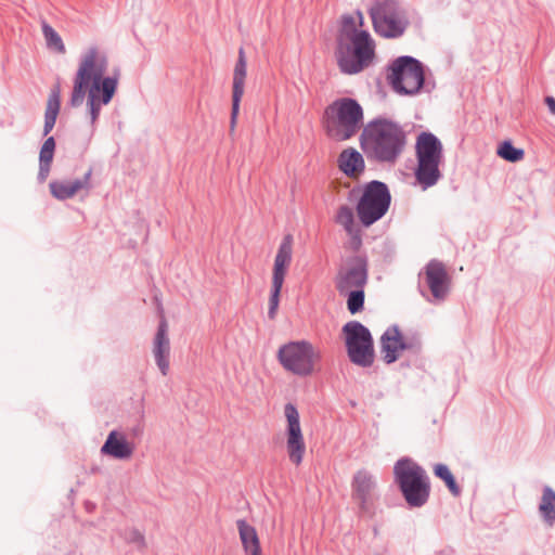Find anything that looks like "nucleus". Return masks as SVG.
<instances>
[{"mask_svg":"<svg viewBox=\"0 0 555 555\" xmlns=\"http://www.w3.org/2000/svg\"><path fill=\"white\" fill-rule=\"evenodd\" d=\"M108 67V57L99 47H90L82 54L76 76L69 104L73 107L82 105L87 100L90 121L95 124L102 106L107 105L115 95L119 76L105 77Z\"/></svg>","mask_w":555,"mask_h":555,"instance_id":"nucleus-1","label":"nucleus"},{"mask_svg":"<svg viewBox=\"0 0 555 555\" xmlns=\"http://www.w3.org/2000/svg\"><path fill=\"white\" fill-rule=\"evenodd\" d=\"M362 27V13L357 12L354 15L343 17L335 57L344 74H359L374 62L375 41Z\"/></svg>","mask_w":555,"mask_h":555,"instance_id":"nucleus-2","label":"nucleus"},{"mask_svg":"<svg viewBox=\"0 0 555 555\" xmlns=\"http://www.w3.org/2000/svg\"><path fill=\"white\" fill-rule=\"evenodd\" d=\"M405 144L402 129L388 120H374L366 125L361 135L365 153L380 162H395Z\"/></svg>","mask_w":555,"mask_h":555,"instance_id":"nucleus-3","label":"nucleus"},{"mask_svg":"<svg viewBox=\"0 0 555 555\" xmlns=\"http://www.w3.org/2000/svg\"><path fill=\"white\" fill-rule=\"evenodd\" d=\"M362 124V107L353 99H338L325 108L324 129L335 141L341 142L352 138L361 129Z\"/></svg>","mask_w":555,"mask_h":555,"instance_id":"nucleus-4","label":"nucleus"},{"mask_svg":"<svg viewBox=\"0 0 555 555\" xmlns=\"http://www.w3.org/2000/svg\"><path fill=\"white\" fill-rule=\"evenodd\" d=\"M417 166L416 181L423 189L435 185L441 178L440 165L443 160V146L440 140L430 132H422L415 143Z\"/></svg>","mask_w":555,"mask_h":555,"instance_id":"nucleus-5","label":"nucleus"},{"mask_svg":"<svg viewBox=\"0 0 555 555\" xmlns=\"http://www.w3.org/2000/svg\"><path fill=\"white\" fill-rule=\"evenodd\" d=\"M393 474L411 507L426 504L430 494V481L424 468L409 459H403L396 463Z\"/></svg>","mask_w":555,"mask_h":555,"instance_id":"nucleus-6","label":"nucleus"},{"mask_svg":"<svg viewBox=\"0 0 555 555\" xmlns=\"http://www.w3.org/2000/svg\"><path fill=\"white\" fill-rule=\"evenodd\" d=\"M278 359L287 372L307 377L320 371L322 353L310 341L297 340L281 346Z\"/></svg>","mask_w":555,"mask_h":555,"instance_id":"nucleus-7","label":"nucleus"},{"mask_svg":"<svg viewBox=\"0 0 555 555\" xmlns=\"http://www.w3.org/2000/svg\"><path fill=\"white\" fill-rule=\"evenodd\" d=\"M391 196L387 185L379 181H371L363 188L357 205L361 223L369 227L379 220L388 210Z\"/></svg>","mask_w":555,"mask_h":555,"instance_id":"nucleus-8","label":"nucleus"},{"mask_svg":"<svg viewBox=\"0 0 555 555\" xmlns=\"http://www.w3.org/2000/svg\"><path fill=\"white\" fill-rule=\"evenodd\" d=\"M387 78L398 93L414 94L424 83L423 66L411 56H401L391 64Z\"/></svg>","mask_w":555,"mask_h":555,"instance_id":"nucleus-9","label":"nucleus"},{"mask_svg":"<svg viewBox=\"0 0 555 555\" xmlns=\"http://www.w3.org/2000/svg\"><path fill=\"white\" fill-rule=\"evenodd\" d=\"M343 333L350 361L360 366H370L374 361V346L370 331L360 322L350 321L344 325Z\"/></svg>","mask_w":555,"mask_h":555,"instance_id":"nucleus-10","label":"nucleus"},{"mask_svg":"<svg viewBox=\"0 0 555 555\" xmlns=\"http://www.w3.org/2000/svg\"><path fill=\"white\" fill-rule=\"evenodd\" d=\"M293 257V238L291 235L284 236L282 240L276 255L274 257V263L272 269V280H271V293L269 297V311L268 315L271 320L275 319L279 304L281 291L285 281V276L287 274L288 268L292 262Z\"/></svg>","mask_w":555,"mask_h":555,"instance_id":"nucleus-11","label":"nucleus"},{"mask_svg":"<svg viewBox=\"0 0 555 555\" xmlns=\"http://www.w3.org/2000/svg\"><path fill=\"white\" fill-rule=\"evenodd\" d=\"M284 416L286 420L285 439L286 451L292 464L299 466L306 454V442L300 425V415L297 408L287 403L284 406Z\"/></svg>","mask_w":555,"mask_h":555,"instance_id":"nucleus-12","label":"nucleus"},{"mask_svg":"<svg viewBox=\"0 0 555 555\" xmlns=\"http://www.w3.org/2000/svg\"><path fill=\"white\" fill-rule=\"evenodd\" d=\"M375 30L384 37L395 38L403 34L406 22L393 2L377 3L371 10Z\"/></svg>","mask_w":555,"mask_h":555,"instance_id":"nucleus-13","label":"nucleus"},{"mask_svg":"<svg viewBox=\"0 0 555 555\" xmlns=\"http://www.w3.org/2000/svg\"><path fill=\"white\" fill-rule=\"evenodd\" d=\"M352 499L358 504L362 515H374V492L376 481L374 476L362 468L356 472L351 481Z\"/></svg>","mask_w":555,"mask_h":555,"instance_id":"nucleus-14","label":"nucleus"},{"mask_svg":"<svg viewBox=\"0 0 555 555\" xmlns=\"http://www.w3.org/2000/svg\"><path fill=\"white\" fill-rule=\"evenodd\" d=\"M380 345L383 359L392 363L403 351L416 348L418 343L415 338L403 335L397 326H391L383 334Z\"/></svg>","mask_w":555,"mask_h":555,"instance_id":"nucleus-15","label":"nucleus"},{"mask_svg":"<svg viewBox=\"0 0 555 555\" xmlns=\"http://www.w3.org/2000/svg\"><path fill=\"white\" fill-rule=\"evenodd\" d=\"M247 76V61L244 49L238 50V56L233 70L232 79V107L230 118V132L233 133L236 128L240 114V105L245 92V81Z\"/></svg>","mask_w":555,"mask_h":555,"instance_id":"nucleus-16","label":"nucleus"},{"mask_svg":"<svg viewBox=\"0 0 555 555\" xmlns=\"http://www.w3.org/2000/svg\"><path fill=\"white\" fill-rule=\"evenodd\" d=\"M367 280L366 263L361 258H354L347 268L340 270L336 279V288L340 294L353 289H363Z\"/></svg>","mask_w":555,"mask_h":555,"instance_id":"nucleus-17","label":"nucleus"},{"mask_svg":"<svg viewBox=\"0 0 555 555\" xmlns=\"http://www.w3.org/2000/svg\"><path fill=\"white\" fill-rule=\"evenodd\" d=\"M153 354L162 374L166 376L169 371L170 340L168 337V324L162 318L153 341Z\"/></svg>","mask_w":555,"mask_h":555,"instance_id":"nucleus-18","label":"nucleus"},{"mask_svg":"<svg viewBox=\"0 0 555 555\" xmlns=\"http://www.w3.org/2000/svg\"><path fill=\"white\" fill-rule=\"evenodd\" d=\"M91 176L92 168H89L82 179H76L74 181H53L49 184L50 192L60 201L72 198L80 191H89L91 189Z\"/></svg>","mask_w":555,"mask_h":555,"instance_id":"nucleus-19","label":"nucleus"},{"mask_svg":"<svg viewBox=\"0 0 555 555\" xmlns=\"http://www.w3.org/2000/svg\"><path fill=\"white\" fill-rule=\"evenodd\" d=\"M426 282L433 296L437 299H443L449 287V275L443 263L433 260L425 270Z\"/></svg>","mask_w":555,"mask_h":555,"instance_id":"nucleus-20","label":"nucleus"},{"mask_svg":"<svg viewBox=\"0 0 555 555\" xmlns=\"http://www.w3.org/2000/svg\"><path fill=\"white\" fill-rule=\"evenodd\" d=\"M235 524L244 555H263L257 529L245 519H237Z\"/></svg>","mask_w":555,"mask_h":555,"instance_id":"nucleus-21","label":"nucleus"},{"mask_svg":"<svg viewBox=\"0 0 555 555\" xmlns=\"http://www.w3.org/2000/svg\"><path fill=\"white\" fill-rule=\"evenodd\" d=\"M133 451L134 446L127 440L125 435L116 430L108 434L105 443L101 448V452L103 454L118 460L130 459Z\"/></svg>","mask_w":555,"mask_h":555,"instance_id":"nucleus-22","label":"nucleus"},{"mask_svg":"<svg viewBox=\"0 0 555 555\" xmlns=\"http://www.w3.org/2000/svg\"><path fill=\"white\" fill-rule=\"evenodd\" d=\"M339 169L349 178L358 179L364 171L363 156L354 149L344 150L338 157Z\"/></svg>","mask_w":555,"mask_h":555,"instance_id":"nucleus-23","label":"nucleus"},{"mask_svg":"<svg viewBox=\"0 0 555 555\" xmlns=\"http://www.w3.org/2000/svg\"><path fill=\"white\" fill-rule=\"evenodd\" d=\"M61 106V89L54 86L49 94L44 113L43 133L47 135L54 127Z\"/></svg>","mask_w":555,"mask_h":555,"instance_id":"nucleus-24","label":"nucleus"},{"mask_svg":"<svg viewBox=\"0 0 555 555\" xmlns=\"http://www.w3.org/2000/svg\"><path fill=\"white\" fill-rule=\"evenodd\" d=\"M55 150V141L53 137L48 138L40 150L39 160H40V169H39V178L41 181H44L50 172L51 163L53 160Z\"/></svg>","mask_w":555,"mask_h":555,"instance_id":"nucleus-25","label":"nucleus"},{"mask_svg":"<svg viewBox=\"0 0 555 555\" xmlns=\"http://www.w3.org/2000/svg\"><path fill=\"white\" fill-rule=\"evenodd\" d=\"M539 512L541 513L542 517L548 522V525H552L555 520V492L546 487L543 490V494L541 498V502L539 505Z\"/></svg>","mask_w":555,"mask_h":555,"instance_id":"nucleus-26","label":"nucleus"},{"mask_svg":"<svg viewBox=\"0 0 555 555\" xmlns=\"http://www.w3.org/2000/svg\"><path fill=\"white\" fill-rule=\"evenodd\" d=\"M434 473L438 478L444 481L446 486L454 496H457L461 493V489L457 486L453 474L451 473L447 465H435Z\"/></svg>","mask_w":555,"mask_h":555,"instance_id":"nucleus-27","label":"nucleus"},{"mask_svg":"<svg viewBox=\"0 0 555 555\" xmlns=\"http://www.w3.org/2000/svg\"><path fill=\"white\" fill-rule=\"evenodd\" d=\"M496 153L501 158L511 163L519 162L525 157V151L513 146L509 141L502 142L499 145Z\"/></svg>","mask_w":555,"mask_h":555,"instance_id":"nucleus-28","label":"nucleus"},{"mask_svg":"<svg viewBox=\"0 0 555 555\" xmlns=\"http://www.w3.org/2000/svg\"><path fill=\"white\" fill-rule=\"evenodd\" d=\"M42 33L50 49L65 53V46L60 35L47 23L42 24Z\"/></svg>","mask_w":555,"mask_h":555,"instance_id":"nucleus-29","label":"nucleus"},{"mask_svg":"<svg viewBox=\"0 0 555 555\" xmlns=\"http://www.w3.org/2000/svg\"><path fill=\"white\" fill-rule=\"evenodd\" d=\"M336 221H337V223L343 225L349 234H352L353 227H354V217H353V211L350 207H348V206L339 207L337 215H336Z\"/></svg>","mask_w":555,"mask_h":555,"instance_id":"nucleus-30","label":"nucleus"},{"mask_svg":"<svg viewBox=\"0 0 555 555\" xmlns=\"http://www.w3.org/2000/svg\"><path fill=\"white\" fill-rule=\"evenodd\" d=\"M346 295H348L347 308L350 313L354 314L361 311L364 304V291L358 288L347 292Z\"/></svg>","mask_w":555,"mask_h":555,"instance_id":"nucleus-31","label":"nucleus"},{"mask_svg":"<svg viewBox=\"0 0 555 555\" xmlns=\"http://www.w3.org/2000/svg\"><path fill=\"white\" fill-rule=\"evenodd\" d=\"M545 103L550 109V112L555 115V99L553 96H547L545 99Z\"/></svg>","mask_w":555,"mask_h":555,"instance_id":"nucleus-32","label":"nucleus"},{"mask_svg":"<svg viewBox=\"0 0 555 555\" xmlns=\"http://www.w3.org/2000/svg\"><path fill=\"white\" fill-rule=\"evenodd\" d=\"M134 539L140 544H142V545L144 544V537L140 532H134Z\"/></svg>","mask_w":555,"mask_h":555,"instance_id":"nucleus-33","label":"nucleus"}]
</instances>
